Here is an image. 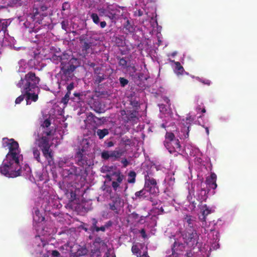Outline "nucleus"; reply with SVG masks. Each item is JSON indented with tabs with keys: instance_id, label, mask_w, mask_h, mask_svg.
Returning a JSON list of instances; mask_svg holds the SVG:
<instances>
[{
	"instance_id": "28",
	"label": "nucleus",
	"mask_w": 257,
	"mask_h": 257,
	"mask_svg": "<svg viewBox=\"0 0 257 257\" xmlns=\"http://www.w3.org/2000/svg\"><path fill=\"white\" fill-rule=\"evenodd\" d=\"M33 218L35 221L38 222H42L45 219L44 217L42 216L41 215L40 211L38 209H36L35 210L34 215H33Z\"/></svg>"
},
{
	"instance_id": "42",
	"label": "nucleus",
	"mask_w": 257,
	"mask_h": 257,
	"mask_svg": "<svg viewBox=\"0 0 257 257\" xmlns=\"http://www.w3.org/2000/svg\"><path fill=\"white\" fill-rule=\"evenodd\" d=\"M76 253L75 254L74 257H80V256H82L83 255H84L86 253V250L84 249H83L80 245H79V248L77 250V251L76 252Z\"/></svg>"
},
{
	"instance_id": "12",
	"label": "nucleus",
	"mask_w": 257,
	"mask_h": 257,
	"mask_svg": "<svg viewBox=\"0 0 257 257\" xmlns=\"http://www.w3.org/2000/svg\"><path fill=\"white\" fill-rule=\"evenodd\" d=\"M164 145L170 154H173L175 152L178 153L181 151V146L178 139L172 142L165 141L164 142Z\"/></svg>"
},
{
	"instance_id": "37",
	"label": "nucleus",
	"mask_w": 257,
	"mask_h": 257,
	"mask_svg": "<svg viewBox=\"0 0 257 257\" xmlns=\"http://www.w3.org/2000/svg\"><path fill=\"white\" fill-rule=\"evenodd\" d=\"M87 118L89 120L93 121L94 123H96L97 121L101 120L100 118L96 116L92 112L88 113Z\"/></svg>"
},
{
	"instance_id": "55",
	"label": "nucleus",
	"mask_w": 257,
	"mask_h": 257,
	"mask_svg": "<svg viewBox=\"0 0 257 257\" xmlns=\"http://www.w3.org/2000/svg\"><path fill=\"white\" fill-rule=\"evenodd\" d=\"M121 162L123 164V167L124 168L126 167L129 164L126 158L122 159Z\"/></svg>"
},
{
	"instance_id": "46",
	"label": "nucleus",
	"mask_w": 257,
	"mask_h": 257,
	"mask_svg": "<svg viewBox=\"0 0 257 257\" xmlns=\"http://www.w3.org/2000/svg\"><path fill=\"white\" fill-rule=\"evenodd\" d=\"M196 79L204 84H205V85H207L208 86H209L211 84V81H210V80H209L208 79H203L199 77H197Z\"/></svg>"
},
{
	"instance_id": "59",
	"label": "nucleus",
	"mask_w": 257,
	"mask_h": 257,
	"mask_svg": "<svg viewBox=\"0 0 257 257\" xmlns=\"http://www.w3.org/2000/svg\"><path fill=\"white\" fill-rule=\"evenodd\" d=\"M140 233L141 234V235L144 238H145L147 237V234H146V231H145V229L143 228L140 231Z\"/></svg>"
},
{
	"instance_id": "54",
	"label": "nucleus",
	"mask_w": 257,
	"mask_h": 257,
	"mask_svg": "<svg viewBox=\"0 0 257 257\" xmlns=\"http://www.w3.org/2000/svg\"><path fill=\"white\" fill-rule=\"evenodd\" d=\"M123 144L125 147L127 146H130L131 143V140L129 139H127L125 140H122Z\"/></svg>"
},
{
	"instance_id": "61",
	"label": "nucleus",
	"mask_w": 257,
	"mask_h": 257,
	"mask_svg": "<svg viewBox=\"0 0 257 257\" xmlns=\"http://www.w3.org/2000/svg\"><path fill=\"white\" fill-rule=\"evenodd\" d=\"M138 257H150L148 255V251H145L143 252V254L141 255L138 256Z\"/></svg>"
},
{
	"instance_id": "39",
	"label": "nucleus",
	"mask_w": 257,
	"mask_h": 257,
	"mask_svg": "<svg viewBox=\"0 0 257 257\" xmlns=\"http://www.w3.org/2000/svg\"><path fill=\"white\" fill-rule=\"evenodd\" d=\"M116 59L119 60L118 64L119 66L123 68L127 67V61L124 58H120L119 56H117Z\"/></svg>"
},
{
	"instance_id": "14",
	"label": "nucleus",
	"mask_w": 257,
	"mask_h": 257,
	"mask_svg": "<svg viewBox=\"0 0 257 257\" xmlns=\"http://www.w3.org/2000/svg\"><path fill=\"white\" fill-rule=\"evenodd\" d=\"M78 39L81 44L82 52L84 54H88L89 53L88 51L92 47V43L87 37L83 35L80 36Z\"/></svg>"
},
{
	"instance_id": "44",
	"label": "nucleus",
	"mask_w": 257,
	"mask_h": 257,
	"mask_svg": "<svg viewBox=\"0 0 257 257\" xmlns=\"http://www.w3.org/2000/svg\"><path fill=\"white\" fill-rule=\"evenodd\" d=\"M90 17L92 19V21L94 22V23H95V24H98L99 23V18L97 14H91Z\"/></svg>"
},
{
	"instance_id": "34",
	"label": "nucleus",
	"mask_w": 257,
	"mask_h": 257,
	"mask_svg": "<svg viewBox=\"0 0 257 257\" xmlns=\"http://www.w3.org/2000/svg\"><path fill=\"white\" fill-rule=\"evenodd\" d=\"M174 134L172 132H167L165 135V141L169 142H172L176 140Z\"/></svg>"
},
{
	"instance_id": "43",
	"label": "nucleus",
	"mask_w": 257,
	"mask_h": 257,
	"mask_svg": "<svg viewBox=\"0 0 257 257\" xmlns=\"http://www.w3.org/2000/svg\"><path fill=\"white\" fill-rule=\"evenodd\" d=\"M55 131L53 130H47L46 131H44L42 133V136H45L47 137L48 136H51L54 135Z\"/></svg>"
},
{
	"instance_id": "30",
	"label": "nucleus",
	"mask_w": 257,
	"mask_h": 257,
	"mask_svg": "<svg viewBox=\"0 0 257 257\" xmlns=\"http://www.w3.org/2000/svg\"><path fill=\"white\" fill-rule=\"evenodd\" d=\"M96 134L98 136L99 139H102L105 136L109 134V131L106 128L102 130L98 129L96 131Z\"/></svg>"
},
{
	"instance_id": "31",
	"label": "nucleus",
	"mask_w": 257,
	"mask_h": 257,
	"mask_svg": "<svg viewBox=\"0 0 257 257\" xmlns=\"http://www.w3.org/2000/svg\"><path fill=\"white\" fill-rule=\"evenodd\" d=\"M101 220V218H100L99 219H97L95 218H91V226L90 229L92 231H95V230H96V228L98 227V226H97V224H98V222H100Z\"/></svg>"
},
{
	"instance_id": "62",
	"label": "nucleus",
	"mask_w": 257,
	"mask_h": 257,
	"mask_svg": "<svg viewBox=\"0 0 257 257\" xmlns=\"http://www.w3.org/2000/svg\"><path fill=\"white\" fill-rule=\"evenodd\" d=\"M102 242V239H101L100 237H96L95 240H94V242L95 243H100L101 242Z\"/></svg>"
},
{
	"instance_id": "2",
	"label": "nucleus",
	"mask_w": 257,
	"mask_h": 257,
	"mask_svg": "<svg viewBox=\"0 0 257 257\" xmlns=\"http://www.w3.org/2000/svg\"><path fill=\"white\" fill-rule=\"evenodd\" d=\"M0 173L9 178H15L20 176L21 168L19 159H8L6 157L0 167Z\"/></svg>"
},
{
	"instance_id": "48",
	"label": "nucleus",
	"mask_w": 257,
	"mask_h": 257,
	"mask_svg": "<svg viewBox=\"0 0 257 257\" xmlns=\"http://www.w3.org/2000/svg\"><path fill=\"white\" fill-rule=\"evenodd\" d=\"M119 80L120 85L122 87H124L128 83V80H127L126 79H125L123 77H120L119 79Z\"/></svg>"
},
{
	"instance_id": "8",
	"label": "nucleus",
	"mask_w": 257,
	"mask_h": 257,
	"mask_svg": "<svg viewBox=\"0 0 257 257\" xmlns=\"http://www.w3.org/2000/svg\"><path fill=\"white\" fill-rule=\"evenodd\" d=\"M123 205V199L118 194H116L111 198V202L108 204L109 209L117 214L119 213Z\"/></svg>"
},
{
	"instance_id": "60",
	"label": "nucleus",
	"mask_w": 257,
	"mask_h": 257,
	"mask_svg": "<svg viewBox=\"0 0 257 257\" xmlns=\"http://www.w3.org/2000/svg\"><path fill=\"white\" fill-rule=\"evenodd\" d=\"M61 26H62V28L63 29V30H65V31H66V29H67V24H66V22L64 21H63L62 22H61Z\"/></svg>"
},
{
	"instance_id": "7",
	"label": "nucleus",
	"mask_w": 257,
	"mask_h": 257,
	"mask_svg": "<svg viewBox=\"0 0 257 257\" xmlns=\"http://www.w3.org/2000/svg\"><path fill=\"white\" fill-rule=\"evenodd\" d=\"M144 187L150 191V194L156 195L159 192V188L156 179L151 177L148 174L145 176Z\"/></svg>"
},
{
	"instance_id": "35",
	"label": "nucleus",
	"mask_w": 257,
	"mask_h": 257,
	"mask_svg": "<svg viewBox=\"0 0 257 257\" xmlns=\"http://www.w3.org/2000/svg\"><path fill=\"white\" fill-rule=\"evenodd\" d=\"M9 24L7 21H4L2 22L1 21V25H0V32L1 31L3 32V34L5 35L7 31V28Z\"/></svg>"
},
{
	"instance_id": "56",
	"label": "nucleus",
	"mask_w": 257,
	"mask_h": 257,
	"mask_svg": "<svg viewBox=\"0 0 257 257\" xmlns=\"http://www.w3.org/2000/svg\"><path fill=\"white\" fill-rule=\"evenodd\" d=\"M104 143L107 148L112 147L114 145V143L112 141H109L108 142H105Z\"/></svg>"
},
{
	"instance_id": "6",
	"label": "nucleus",
	"mask_w": 257,
	"mask_h": 257,
	"mask_svg": "<svg viewBox=\"0 0 257 257\" xmlns=\"http://www.w3.org/2000/svg\"><path fill=\"white\" fill-rule=\"evenodd\" d=\"M48 7L43 4H41L33 8V13L31 14L33 21H36L40 24L44 17L48 15Z\"/></svg>"
},
{
	"instance_id": "53",
	"label": "nucleus",
	"mask_w": 257,
	"mask_h": 257,
	"mask_svg": "<svg viewBox=\"0 0 257 257\" xmlns=\"http://www.w3.org/2000/svg\"><path fill=\"white\" fill-rule=\"evenodd\" d=\"M106 228L104 226V225H102V226H101L100 227H98L97 228H96V230H95V231H96V232H99V231H101L102 232H105V230H106Z\"/></svg>"
},
{
	"instance_id": "51",
	"label": "nucleus",
	"mask_w": 257,
	"mask_h": 257,
	"mask_svg": "<svg viewBox=\"0 0 257 257\" xmlns=\"http://www.w3.org/2000/svg\"><path fill=\"white\" fill-rule=\"evenodd\" d=\"M106 11H107V8L105 9L101 8L98 10L100 15L101 16H105V17Z\"/></svg>"
},
{
	"instance_id": "9",
	"label": "nucleus",
	"mask_w": 257,
	"mask_h": 257,
	"mask_svg": "<svg viewBox=\"0 0 257 257\" xmlns=\"http://www.w3.org/2000/svg\"><path fill=\"white\" fill-rule=\"evenodd\" d=\"M123 155V152L119 150L103 151L101 153V157L103 160H110L111 161L118 160Z\"/></svg>"
},
{
	"instance_id": "4",
	"label": "nucleus",
	"mask_w": 257,
	"mask_h": 257,
	"mask_svg": "<svg viewBox=\"0 0 257 257\" xmlns=\"http://www.w3.org/2000/svg\"><path fill=\"white\" fill-rule=\"evenodd\" d=\"M87 147L82 146L79 147L76 152L75 159L76 163L83 168H86L90 164V160L88 158Z\"/></svg>"
},
{
	"instance_id": "18",
	"label": "nucleus",
	"mask_w": 257,
	"mask_h": 257,
	"mask_svg": "<svg viewBox=\"0 0 257 257\" xmlns=\"http://www.w3.org/2000/svg\"><path fill=\"white\" fill-rule=\"evenodd\" d=\"M101 69L99 67H96L94 69L95 74V84H99L102 81L105 79V75L103 72H101Z\"/></svg>"
},
{
	"instance_id": "13",
	"label": "nucleus",
	"mask_w": 257,
	"mask_h": 257,
	"mask_svg": "<svg viewBox=\"0 0 257 257\" xmlns=\"http://www.w3.org/2000/svg\"><path fill=\"white\" fill-rule=\"evenodd\" d=\"M38 146L41 150L42 153L51 150V146L49 144V139L45 136H42L36 140Z\"/></svg>"
},
{
	"instance_id": "19",
	"label": "nucleus",
	"mask_w": 257,
	"mask_h": 257,
	"mask_svg": "<svg viewBox=\"0 0 257 257\" xmlns=\"http://www.w3.org/2000/svg\"><path fill=\"white\" fill-rule=\"evenodd\" d=\"M117 10L112 8L108 6L107 7V11L105 17H108L111 20H115L116 19Z\"/></svg>"
},
{
	"instance_id": "33",
	"label": "nucleus",
	"mask_w": 257,
	"mask_h": 257,
	"mask_svg": "<svg viewBox=\"0 0 257 257\" xmlns=\"http://www.w3.org/2000/svg\"><path fill=\"white\" fill-rule=\"evenodd\" d=\"M82 94L79 92H74L73 96L71 97V100L74 102H79L82 101Z\"/></svg>"
},
{
	"instance_id": "52",
	"label": "nucleus",
	"mask_w": 257,
	"mask_h": 257,
	"mask_svg": "<svg viewBox=\"0 0 257 257\" xmlns=\"http://www.w3.org/2000/svg\"><path fill=\"white\" fill-rule=\"evenodd\" d=\"M53 58L54 59V60H56L58 61L61 62V63L62 62V61H65V60L64 59H63L61 56H57L56 55H54L53 56Z\"/></svg>"
},
{
	"instance_id": "20",
	"label": "nucleus",
	"mask_w": 257,
	"mask_h": 257,
	"mask_svg": "<svg viewBox=\"0 0 257 257\" xmlns=\"http://www.w3.org/2000/svg\"><path fill=\"white\" fill-rule=\"evenodd\" d=\"M43 155L48 162V165L53 166L54 165L53 153L52 150H49L46 152H43Z\"/></svg>"
},
{
	"instance_id": "23",
	"label": "nucleus",
	"mask_w": 257,
	"mask_h": 257,
	"mask_svg": "<svg viewBox=\"0 0 257 257\" xmlns=\"http://www.w3.org/2000/svg\"><path fill=\"white\" fill-rule=\"evenodd\" d=\"M202 217L200 219L202 222H206V216L211 213V210L205 204L201 208Z\"/></svg>"
},
{
	"instance_id": "21",
	"label": "nucleus",
	"mask_w": 257,
	"mask_h": 257,
	"mask_svg": "<svg viewBox=\"0 0 257 257\" xmlns=\"http://www.w3.org/2000/svg\"><path fill=\"white\" fill-rule=\"evenodd\" d=\"M149 194L150 191H149V190L147 189L144 187L143 189L141 190L140 191L136 192L135 194V195L136 198L142 199L149 198Z\"/></svg>"
},
{
	"instance_id": "41",
	"label": "nucleus",
	"mask_w": 257,
	"mask_h": 257,
	"mask_svg": "<svg viewBox=\"0 0 257 257\" xmlns=\"http://www.w3.org/2000/svg\"><path fill=\"white\" fill-rule=\"evenodd\" d=\"M126 115L127 120H134L137 117V112L136 111H130Z\"/></svg>"
},
{
	"instance_id": "24",
	"label": "nucleus",
	"mask_w": 257,
	"mask_h": 257,
	"mask_svg": "<svg viewBox=\"0 0 257 257\" xmlns=\"http://www.w3.org/2000/svg\"><path fill=\"white\" fill-rule=\"evenodd\" d=\"M171 61L174 62L175 65L174 70L175 73L178 75L183 74V72L184 71V69L181 65L180 63L179 62H175L174 60Z\"/></svg>"
},
{
	"instance_id": "10",
	"label": "nucleus",
	"mask_w": 257,
	"mask_h": 257,
	"mask_svg": "<svg viewBox=\"0 0 257 257\" xmlns=\"http://www.w3.org/2000/svg\"><path fill=\"white\" fill-rule=\"evenodd\" d=\"M76 61V59L73 58L68 62H67V60L62 61L60 68L64 75L69 76L76 69L77 66L73 64V62Z\"/></svg>"
},
{
	"instance_id": "40",
	"label": "nucleus",
	"mask_w": 257,
	"mask_h": 257,
	"mask_svg": "<svg viewBox=\"0 0 257 257\" xmlns=\"http://www.w3.org/2000/svg\"><path fill=\"white\" fill-rule=\"evenodd\" d=\"M124 28L127 30V31L130 33H132L134 31L135 28L132 25L129 21V20H127L126 23L124 25Z\"/></svg>"
},
{
	"instance_id": "29",
	"label": "nucleus",
	"mask_w": 257,
	"mask_h": 257,
	"mask_svg": "<svg viewBox=\"0 0 257 257\" xmlns=\"http://www.w3.org/2000/svg\"><path fill=\"white\" fill-rule=\"evenodd\" d=\"M137 174L134 171H131L128 173L127 183L130 184H134L136 181Z\"/></svg>"
},
{
	"instance_id": "22",
	"label": "nucleus",
	"mask_w": 257,
	"mask_h": 257,
	"mask_svg": "<svg viewBox=\"0 0 257 257\" xmlns=\"http://www.w3.org/2000/svg\"><path fill=\"white\" fill-rule=\"evenodd\" d=\"M209 190V189H208L207 190L204 188L201 189L198 195V200L200 202L206 201L208 198L207 194Z\"/></svg>"
},
{
	"instance_id": "25",
	"label": "nucleus",
	"mask_w": 257,
	"mask_h": 257,
	"mask_svg": "<svg viewBox=\"0 0 257 257\" xmlns=\"http://www.w3.org/2000/svg\"><path fill=\"white\" fill-rule=\"evenodd\" d=\"M184 221L188 224L190 227L192 228L195 218L190 215H186L184 218Z\"/></svg>"
},
{
	"instance_id": "38",
	"label": "nucleus",
	"mask_w": 257,
	"mask_h": 257,
	"mask_svg": "<svg viewBox=\"0 0 257 257\" xmlns=\"http://www.w3.org/2000/svg\"><path fill=\"white\" fill-rule=\"evenodd\" d=\"M34 158L38 162H40V153L36 148H33L32 149Z\"/></svg>"
},
{
	"instance_id": "17",
	"label": "nucleus",
	"mask_w": 257,
	"mask_h": 257,
	"mask_svg": "<svg viewBox=\"0 0 257 257\" xmlns=\"http://www.w3.org/2000/svg\"><path fill=\"white\" fill-rule=\"evenodd\" d=\"M74 83L73 82L70 83L67 85L66 87L67 92L64 96L61 98L60 101L61 103H63L65 105L68 104L69 100L71 99V97L70 96L71 94V91L74 89Z\"/></svg>"
},
{
	"instance_id": "1",
	"label": "nucleus",
	"mask_w": 257,
	"mask_h": 257,
	"mask_svg": "<svg viewBox=\"0 0 257 257\" xmlns=\"http://www.w3.org/2000/svg\"><path fill=\"white\" fill-rule=\"evenodd\" d=\"M40 81V78L34 72L30 71L17 84V86L22 89V92L26 93L27 105L30 104V100L33 102L38 100L40 92L38 86Z\"/></svg>"
},
{
	"instance_id": "32",
	"label": "nucleus",
	"mask_w": 257,
	"mask_h": 257,
	"mask_svg": "<svg viewBox=\"0 0 257 257\" xmlns=\"http://www.w3.org/2000/svg\"><path fill=\"white\" fill-rule=\"evenodd\" d=\"M131 250L134 254L137 255V257H138V256L142 255L141 254V251L140 250V248L139 247L138 245L137 244H134L133 245Z\"/></svg>"
},
{
	"instance_id": "64",
	"label": "nucleus",
	"mask_w": 257,
	"mask_h": 257,
	"mask_svg": "<svg viewBox=\"0 0 257 257\" xmlns=\"http://www.w3.org/2000/svg\"><path fill=\"white\" fill-rule=\"evenodd\" d=\"M24 25L26 28H28L30 27V23L29 22H26L24 23Z\"/></svg>"
},
{
	"instance_id": "58",
	"label": "nucleus",
	"mask_w": 257,
	"mask_h": 257,
	"mask_svg": "<svg viewBox=\"0 0 257 257\" xmlns=\"http://www.w3.org/2000/svg\"><path fill=\"white\" fill-rule=\"evenodd\" d=\"M104 225L106 229H108L112 225V222L109 220L106 222Z\"/></svg>"
},
{
	"instance_id": "3",
	"label": "nucleus",
	"mask_w": 257,
	"mask_h": 257,
	"mask_svg": "<svg viewBox=\"0 0 257 257\" xmlns=\"http://www.w3.org/2000/svg\"><path fill=\"white\" fill-rule=\"evenodd\" d=\"M185 243L191 248H194L198 243L199 236L193 229L185 230L182 233Z\"/></svg>"
},
{
	"instance_id": "49",
	"label": "nucleus",
	"mask_w": 257,
	"mask_h": 257,
	"mask_svg": "<svg viewBox=\"0 0 257 257\" xmlns=\"http://www.w3.org/2000/svg\"><path fill=\"white\" fill-rule=\"evenodd\" d=\"M130 104L134 107H137L139 106V102L135 99L131 98L130 100Z\"/></svg>"
},
{
	"instance_id": "16",
	"label": "nucleus",
	"mask_w": 257,
	"mask_h": 257,
	"mask_svg": "<svg viewBox=\"0 0 257 257\" xmlns=\"http://www.w3.org/2000/svg\"><path fill=\"white\" fill-rule=\"evenodd\" d=\"M217 176L214 172H211L210 175L206 178L205 183L206 185L210 188L215 189L217 185L216 184Z\"/></svg>"
},
{
	"instance_id": "45",
	"label": "nucleus",
	"mask_w": 257,
	"mask_h": 257,
	"mask_svg": "<svg viewBox=\"0 0 257 257\" xmlns=\"http://www.w3.org/2000/svg\"><path fill=\"white\" fill-rule=\"evenodd\" d=\"M51 124V121L49 119H46L43 123L41 124V126L43 128H47Z\"/></svg>"
},
{
	"instance_id": "15",
	"label": "nucleus",
	"mask_w": 257,
	"mask_h": 257,
	"mask_svg": "<svg viewBox=\"0 0 257 257\" xmlns=\"http://www.w3.org/2000/svg\"><path fill=\"white\" fill-rule=\"evenodd\" d=\"M112 176L115 177L113 179L114 180L112 181L111 186L113 190L116 191L124 178V176L120 171L113 172Z\"/></svg>"
},
{
	"instance_id": "36",
	"label": "nucleus",
	"mask_w": 257,
	"mask_h": 257,
	"mask_svg": "<svg viewBox=\"0 0 257 257\" xmlns=\"http://www.w3.org/2000/svg\"><path fill=\"white\" fill-rule=\"evenodd\" d=\"M78 248H79V245L77 244H74L73 245H71L70 246L71 256L74 257V255L76 253V252Z\"/></svg>"
},
{
	"instance_id": "63",
	"label": "nucleus",
	"mask_w": 257,
	"mask_h": 257,
	"mask_svg": "<svg viewBox=\"0 0 257 257\" xmlns=\"http://www.w3.org/2000/svg\"><path fill=\"white\" fill-rule=\"evenodd\" d=\"M100 26L101 28H104L106 26V23L105 21H102L100 23Z\"/></svg>"
},
{
	"instance_id": "47",
	"label": "nucleus",
	"mask_w": 257,
	"mask_h": 257,
	"mask_svg": "<svg viewBox=\"0 0 257 257\" xmlns=\"http://www.w3.org/2000/svg\"><path fill=\"white\" fill-rule=\"evenodd\" d=\"M26 97V93H24V94H22L19 97H18L15 100L16 104H20L22 101H23L25 97Z\"/></svg>"
},
{
	"instance_id": "27",
	"label": "nucleus",
	"mask_w": 257,
	"mask_h": 257,
	"mask_svg": "<svg viewBox=\"0 0 257 257\" xmlns=\"http://www.w3.org/2000/svg\"><path fill=\"white\" fill-rule=\"evenodd\" d=\"M189 127L190 125H184V126L181 129V133H183V135H181L180 139H185L188 138L189 137Z\"/></svg>"
},
{
	"instance_id": "57",
	"label": "nucleus",
	"mask_w": 257,
	"mask_h": 257,
	"mask_svg": "<svg viewBox=\"0 0 257 257\" xmlns=\"http://www.w3.org/2000/svg\"><path fill=\"white\" fill-rule=\"evenodd\" d=\"M52 255L53 257H59L60 254L58 251L55 250L52 251Z\"/></svg>"
},
{
	"instance_id": "50",
	"label": "nucleus",
	"mask_w": 257,
	"mask_h": 257,
	"mask_svg": "<svg viewBox=\"0 0 257 257\" xmlns=\"http://www.w3.org/2000/svg\"><path fill=\"white\" fill-rule=\"evenodd\" d=\"M127 68H128V70L130 73H134L137 71L136 67L134 65H130L127 66Z\"/></svg>"
},
{
	"instance_id": "11",
	"label": "nucleus",
	"mask_w": 257,
	"mask_h": 257,
	"mask_svg": "<svg viewBox=\"0 0 257 257\" xmlns=\"http://www.w3.org/2000/svg\"><path fill=\"white\" fill-rule=\"evenodd\" d=\"M9 145V152L6 155L8 159H19L20 151L19 150V144L14 139L10 140Z\"/></svg>"
},
{
	"instance_id": "5",
	"label": "nucleus",
	"mask_w": 257,
	"mask_h": 257,
	"mask_svg": "<svg viewBox=\"0 0 257 257\" xmlns=\"http://www.w3.org/2000/svg\"><path fill=\"white\" fill-rule=\"evenodd\" d=\"M59 166L63 168L64 173L68 176L73 175L76 176H81L84 172L83 169L75 167L72 163L67 161H59Z\"/></svg>"
},
{
	"instance_id": "26",
	"label": "nucleus",
	"mask_w": 257,
	"mask_h": 257,
	"mask_svg": "<svg viewBox=\"0 0 257 257\" xmlns=\"http://www.w3.org/2000/svg\"><path fill=\"white\" fill-rule=\"evenodd\" d=\"M114 42L118 47H123L125 45V39L123 37H116Z\"/></svg>"
}]
</instances>
